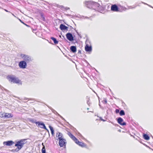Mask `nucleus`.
Here are the masks:
<instances>
[{"mask_svg":"<svg viewBox=\"0 0 153 153\" xmlns=\"http://www.w3.org/2000/svg\"><path fill=\"white\" fill-rule=\"evenodd\" d=\"M7 79L11 82L16 84L21 83V80L16 76L13 75H8L7 76Z\"/></svg>","mask_w":153,"mask_h":153,"instance_id":"f257e3e1","label":"nucleus"},{"mask_svg":"<svg viewBox=\"0 0 153 153\" xmlns=\"http://www.w3.org/2000/svg\"><path fill=\"white\" fill-rule=\"evenodd\" d=\"M26 139H22L16 141L15 144V146L17 147L19 150L27 142Z\"/></svg>","mask_w":153,"mask_h":153,"instance_id":"f03ea898","label":"nucleus"},{"mask_svg":"<svg viewBox=\"0 0 153 153\" xmlns=\"http://www.w3.org/2000/svg\"><path fill=\"white\" fill-rule=\"evenodd\" d=\"M21 125H18L15 126H9L8 128L13 129V130L15 131V130H17L18 131H20L22 132H24L26 131V129L20 126Z\"/></svg>","mask_w":153,"mask_h":153,"instance_id":"7ed1b4c3","label":"nucleus"},{"mask_svg":"<svg viewBox=\"0 0 153 153\" xmlns=\"http://www.w3.org/2000/svg\"><path fill=\"white\" fill-rule=\"evenodd\" d=\"M85 4L88 7L90 8H92L94 7V6L98 5L97 3L90 1H85Z\"/></svg>","mask_w":153,"mask_h":153,"instance_id":"20e7f679","label":"nucleus"},{"mask_svg":"<svg viewBox=\"0 0 153 153\" xmlns=\"http://www.w3.org/2000/svg\"><path fill=\"white\" fill-rule=\"evenodd\" d=\"M59 146L62 147L66 145V140L65 139L59 137Z\"/></svg>","mask_w":153,"mask_h":153,"instance_id":"39448f33","label":"nucleus"},{"mask_svg":"<svg viewBox=\"0 0 153 153\" xmlns=\"http://www.w3.org/2000/svg\"><path fill=\"white\" fill-rule=\"evenodd\" d=\"M14 143V142L11 140L4 141L3 142V144L7 146H11Z\"/></svg>","mask_w":153,"mask_h":153,"instance_id":"423d86ee","label":"nucleus"},{"mask_svg":"<svg viewBox=\"0 0 153 153\" xmlns=\"http://www.w3.org/2000/svg\"><path fill=\"white\" fill-rule=\"evenodd\" d=\"M26 63L24 61H20L19 63V66L22 68H25L26 67Z\"/></svg>","mask_w":153,"mask_h":153,"instance_id":"0eeeda50","label":"nucleus"},{"mask_svg":"<svg viewBox=\"0 0 153 153\" xmlns=\"http://www.w3.org/2000/svg\"><path fill=\"white\" fill-rule=\"evenodd\" d=\"M75 142L79 146L82 147H85L86 146L85 144L83 142L79 141L77 139Z\"/></svg>","mask_w":153,"mask_h":153,"instance_id":"6e6552de","label":"nucleus"},{"mask_svg":"<svg viewBox=\"0 0 153 153\" xmlns=\"http://www.w3.org/2000/svg\"><path fill=\"white\" fill-rule=\"evenodd\" d=\"M111 10L114 12L119 11V9L117 6L116 4L112 5L111 6Z\"/></svg>","mask_w":153,"mask_h":153,"instance_id":"1a4fd4ad","label":"nucleus"},{"mask_svg":"<svg viewBox=\"0 0 153 153\" xmlns=\"http://www.w3.org/2000/svg\"><path fill=\"white\" fill-rule=\"evenodd\" d=\"M66 36L67 39L70 41H72L74 40L72 34L70 33H68L66 34Z\"/></svg>","mask_w":153,"mask_h":153,"instance_id":"9d476101","label":"nucleus"},{"mask_svg":"<svg viewBox=\"0 0 153 153\" xmlns=\"http://www.w3.org/2000/svg\"><path fill=\"white\" fill-rule=\"evenodd\" d=\"M24 59L27 62H29L31 60V58L28 55H24Z\"/></svg>","mask_w":153,"mask_h":153,"instance_id":"9b49d317","label":"nucleus"},{"mask_svg":"<svg viewBox=\"0 0 153 153\" xmlns=\"http://www.w3.org/2000/svg\"><path fill=\"white\" fill-rule=\"evenodd\" d=\"M59 28L62 30H67L68 28V27L62 24L60 25Z\"/></svg>","mask_w":153,"mask_h":153,"instance_id":"f8f14e48","label":"nucleus"},{"mask_svg":"<svg viewBox=\"0 0 153 153\" xmlns=\"http://www.w3.org/2000/svg\"><path fill=\"white\" fill-rule=\"evenodd\" d=\"M68 134L74 142H75L77 139L70 132H68Z\"/></svg>","mask_w":153,"mask_h":153,"instance_id":"ddd939ff","label":"nucleus"},{"mask_svg":"<svg viewBox=\"0 0 153 153\" xmlns=\"http://www.w3.org/2000/svg\"><path fill=\"white\" fill-rule=\"evenodd\" d=\"M85 50L86 51H91V47L86 45L85 47Z\"/></svg>","mask_w":153,"mask_h":153,"instance_id":"4468645a","label":"nucleus"},{"mask_svg":"<svg viewBox=\"0 0 153 153\" xmlns=\"http://www.w3.org/2000/svg\"><path fill=\"white\" fill-rule=\"evenodd\" d=\"M143 138L146 140H148L150 138L149 136L146 134L144 133L143 134Z\"/></svg>","mask_w":153,"mask_h":153,"instance_id":"2eb2a0df","label":"nucleus"},{"mask_svg":"<svg viewBox=\"0 0 153 153\" xmlns=\"http://www.w3.org/2000/svg\"><path fill=\"white\" fill-rule=\"evenodd\" d=\"M70 50L73 52H75L76 51V47L74 46H71L70 47Z\"/></svg>","mask_w":153,"mask_h":153,"instance_id":"dca6fc26","label":"nucleus"},{"mask_svg":"<svg viewBox=\"0 0 153 153\" xmlns=\"http://www.w3.org/2000/svg\"><path fill=\"white\" fill-rule=\"evenodd\" d=\"M38 127L43 128L46 130L48 132H49L48 130L46 128L45 125H38Z\"/></svg>","mask_w":153,"mask_h":153,"instance_id":"f3484780","label":"nucleus"},{"mask_svg":"<svg viewBox=\"0 0 153 153\" xmlns=\"http://www.w3.org/2000/svg\"><path fill=\"white\" fill-rule=\"evenodd\" d=\"M5 115H4V118H10L12 117L11 114H8L7 113H5Z\"/></svg>","mask_w":153,"mask_h":153,"instance_id":"a211bd4d","label":"nucleus"},{"mask_svg":"<svg viewBox=\"0 0 153 153\" xmlns=\"http://www.w3.org/2000/svg\"><path fill=\"white\" fill-rule=\"evenodd\" d=\"M51 39L53 41L54 43L55 44H56L58 43V41L55 38L52 37L51 38Z\"/></svg>","mask_w":153,"mask_h":153,"instance_id":"6ab92c4d","label":"nucleus"},{"mask_svg":"<svg viewBox=\"0 0 153 153\" xmlns=\"http://www.w3.org/2000/svg\"><path fill=\"white\" fill-rule=\"evenodd\" d=\"M132 133H131L130 132H129V134L131 135V136H132L133 137H134L136 136L135 133H134V132H135V130H134L133 129H132Z\"/></svg>","mask_w":153,"mask_h":153,"instance_id":"aec40b11","label":"nucleus"},{"mask_svg":"<svg viewBox=\"0 0 153 153\" xmlns=\"http://www.w3.org/2000/svg\"><path fill=\"white\" fill-rule=\"evenodd\" d=\"M118 123L120 124H121L122 122L123 121V119L121 117H119L117 120Z\"/></svg>","mask_w":153,"mask_h":153,"instance_id":"412c9836","label":"nucleus"},{"mask_svg":"<svg viewBox=\"0 0 153 153\" xmlns=\"http://www.w3.org/2000/svg\"><path fill=\"white\" fill-rule=\"evenodd\" d=\"M119 114L120 116L124 115L125 114V112L123 110H121Z\"/></svg>","mask_w":153,"mask_h":153,"instance_id":"4be33fe9","label":"nucleus"},{"mask_svg":"<svg viewBox=\"0 0 153 153\" xmlns=\"http://www.w3.org/2000/svg\"><path fill=\"white\" fill-rule=\"evenodd\" d=\"M42 153H46L45 146H43L42 149Z\"/></svg>","mask_w":153,"mask_h":153,"instance_id":"5701e85b","label":"nucleus"},{"mask_svg":"<svg viewBox=\"0 0 153 153\" xmlns=\"http://www.w3.org/2000/svg\"><path fill=\"white\" fill-rule=\"evenodd\" d=\"M5 113L3 112H1L0 113V117H4V115H5Z\"/></svg>","mask_w":153,"mask_h":153,"instance_id":"b1692460","label":"nucleus"},{"mask_svg":"<svg viewBox=\"0 0 153 153\" xmlns=\"http://www.w3.org/2000/svg\"><path fill=\"white\" fill-rule=\"evenodd\" d=\"M135 139L137 140L138 141H139L140 140V139L136 135V136L134 137Z\"/></svg>","mask_w":153,"mask_h":153,"instance_id":"393cba45","label":"nucleus"},{"mask_svg":"<svg viewBox=\"0 0 153 153\" xmlns=\"http://www.w3.org/2000/svg\"><path fill=\"white\" fill-rule=\"evenodd\" d=\"M19 150L18 149H17V148H16L15 149H12L11 150V151L12 152H18V151H19Z\"/></svg>","mask_w":153,"mask_h":153,"instance_id":"a878e982","label":"nucleus"},{"mask_svg":"<svg viewBox=\"0 0 153 153\" xmlns=\"http://www.w3.org/2000/svg\"><path fill=\"white\" fill-rule=\"evenodd\" d=\"M140 143H141L142 144H143V145H144L145 146H146V144L144 143H143V142L144 141V140H141L140 139V140L139 141Z\"/></svg>","mask_w":153,"mask_h":153,"instance_id":"bb28decb","label":"nucleus"},{"mask_svg":"<svg viewBox=\"0 0 153 153\" xmlns=\"http://www.w3.org/2000/svg\"><path fill=\"white\" fill-rule=\"evenodd\" d=\"M62 134L61 133H59V134L58 135V139H59V137L62 138Z\"/></svg>","mask_w":153,"mask_h":153,"instance_id":"cd10ccee","label":"nucleus"},{"mask_svg":"<svg viewBox=\"0 0 153 153\" xmlns=\"http://www.w3.org/2000/svg\"><path fill=\"white\" fill-rule=\"evenodd\" d=\"M49 127L51 131H52V130L53 131L54 130L53 128L50 125H49Z\"/></svg>","mask_w":153,"mask_h":153,"instance_id":"c85d7f7f","label":"nucleus"},{"mask_svg":"<svg viewBox=\"0 0 153 153\" xmlns=\"http://www.w3.org/2000/svg\"><path fill=\"white\" fill-rule=\"evenodd\" d=\"M100 120H101L102 121L104 122L106 121V120H105L103 119L101 117H100Z\"/></svg>","mask_w":153,"mask_h":153,"instance_id":"c756f323","label":"nucleus"},{"mask_svg":"<svg viewBox=\"0 0 153 153\" xmlns=\"http://www.w3.org/2000/svg\"><path fill=\"white\" fill-rule=\"evenodd\" d=\"M54 130H53V131H51V134L52 135H53L54 134Z\"/></svg>","mask_w":153,"mask_h":153,"instance_id":"7c9ffc66","label":"nucleus"},{"mask_svg":"<svg viewBox=\"0 0 153 153\" xmlns=\"http://www.w3.org/2000/svg\"><path fill=\"white\" fill-rule=\"evenodd\" d=\"M36 123L37 124H41V125H42V124H44L43 123H39V122H36L35 123Z\"/></svg>","mask_w":153,"mask_h":153,"instance_id":"2f4dec72","label":"nucleus"},{"mask_svg":"<svg viewBox=\"0 0 153 153\" xmlns=\"http://www.w3.org/2000/svg\"><path fill=\"white\" fill-rule=\"evenodd\" d=\"M119 111V110L118 109H116L115 111V112L117 113H118Z\"/></svg>","mask_w":153,"mask_h":153,"instance_id":"473e14b6","label":"nucleus"},{"mask_svg":"<svg viewBox=\"0 0 153 153\" xmlns=\"http://www.w3.org/2000/svg\"><path fill=\"white\" fill-rule=\"evenodd\" d=\"M19 20L23 24H25V23L24 22H23L22 21L21 19H19Z\"/></svg>","mask_w":153,"mask_h":153,"instance_id":"72a5a7b5","label":"nucleus"},{"mask_svg":"<svg viewBox=\"0 0 153 153\" xmlns=\"http://www.w3.org/2000/svg\"><path fill=\"white\" fill-rule=\"evenodd\" d=\"M27 27H30V26L28 25H27L25 23V24H24Z\"/></svg>","mask_w":153,"mask_h":153,"instance_id":"f704fd0d","label":"nucleus"},{"mask_svg":"<svg viewBox=\"0 0 153 153\" xmlns=\"http://www.w3.org/2000/svg\"><path fill=\"white\" fill-rule=\"evenodd\" d=\"M4 10L5 11H6V12H8L10 13V12H9V11H8L7 10H6V9H4Z\"/></svg>","mask_w":153,"mask_h":153,"instance_id":"c9c22d12","label":"nucleus"},{"mask_svg":"<svg viewBox=\"0 0 153 153\" xmlns=\"http://www.w3.org/2000/svg\"><path fill=\"white\" fill-rule=\"evenodd\" d=\"M121 124H126V123L125 122H124L123 123H122Z\"/></svg>","mask_w":153,"mask_h":153,"instance_id":"e433bc0d","label":"nucleus"},{"mask_svg":"<svg viewBox=\"0 0 153 153\" xmlns=\"http://www.w3.org/2000/svg\"><path fill=\"white\" fill-rule=\"evenodd\" d=\"M104 101L106 103H107V100L105 99V100H104Z\"/></svg>","mask_w":153,"mask_h":153,"instance_id":"4c0bfd02","label":"nucleus"},{"mask_svg":"<svg viewBox=\"0 0 153 153\" xmlns=\"http://www.w3.org/2000/svg\"><path fill=\"white\" fill-rule=\"evenodd\" d=\"M115 125V126H116L117 127H120L119 126V125Z\"/></svg>","mask_w":153,"mask_h":153,"instance_id":"58836bf2","label":"nucleus"},{"mask_svg":"<svg viewBox=\"0 0 153 153\" xmlns=\"http://www.w3.org/2000/svg\"><path fill=\"white\" fill-rule=\"evenodd\" d=\"M42 146H43H43H45L44 145V143H42Z\"/></svg>","mask_w":153,"mask_h":153,"instance_id":"ea45409f","label":"nucleus"},{"mask_svg":"<svg viewBox=\"0 0 153 153\" xmlns=\"http://www.w3.org/2000/svg\"><path fill=\"white\" fill-rule=\"evenodd\" d=\"M118 131H120V132H121V130H120V129H119V130H118Z\"/></svg>","mask_w":153,"mask_h":153,"instance_id":"a19ab883","label":"nucleus"},{"mask_svg":"<svg viewBox=\"0 0 153 153\" xmlns=\"http://www.w3.org/2000/svg\"><path fill=\"white\" fill-rule=\"evenodd\" d=\"M69 9L70 8L69 7H67V8L66 9V10H69Z\"/></svg>","mask_w":153,"mask_h":153,"instance_id":"79ce46f5","label":"nucleus"},{"mask_svg":"<svg viewBox=\"0 0 153 153\" xmlns=\"http://www.w3.org/2000/svg\"><path fill=\"white\" fill-rule=\"evenodd\" d=\"M143 3L144 4H147L145 3H144V2H143Z\"/></svg>","mask_w":153,"mask_h":153,"instance_id":"37998d69","label":"nucleus"},{"mask_svg":"<svg viewBox=\"0 0 153 153\" xmlns=\"http://www.w3.org/2000/svg\"><path fill=\"white\" fill-rule=\"evenodd\" d=\"M41 16H43V15H42V14H41Z\"/></svg>","mask_w":153,"mask_h":153,"instance_id":"c03bdc74","label":"nucleus"},{"mask_svg":"<svg viewBox=\"0 0 153 153\" xmlns=\"http://www.w3.org/2000/svg\"><path fill=\"white\" fill-rule=\"evenodd\" d=\"M121 126H124L125 125H121Z\"/></svg>","mask_w":153,"mask_h":153,"instance_id":"a18cd8bd","label":"nucleus"},{"mask_svg":"<svg viewBox=\"0 0 153 153\" xmlns=\"http://www.w3.org/2000/svg\"><path fill=\"white\" fill-rule=\"evenodd\" d=\"M43 19H45V18L44 17H43Z\"/></svg>","mask_w":153,"mask_h":153,"instance_id":"49530a36","label":"nucleus"}]
</instances>
